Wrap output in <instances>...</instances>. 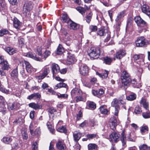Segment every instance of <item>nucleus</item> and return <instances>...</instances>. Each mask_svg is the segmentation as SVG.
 Masks as SVG:
<instances>
[{"label": "nucleus", "mask_w": 150, "mask_h": 150, "mask_svg": "<svg viewBox=\"0 0 150 150\" xmlns=\"http://www.w3.org/2000/svg\"><path fill=\"white\" fill-rule=\"evenodd\" d=\"M149 111V112H143L142 113V116L145 119L150 118V111Z\"/></svg>", "instance_id": "nucleus-53"}, {"label": "nucleus", "mask_w": 150, "mask_h": 150, "mask_svg": "<svg viewBox=\"0 0 150 150\" xmlns=\"http://www.w3.org/2000/svg\"><path fill=\"white\" fill-rule=\"evenodd\" d=\"M57 148L59 150H65L66 148L65 144L64 142L59 141L56 144Z\"/></svg>", "instance_id": "nucleus-18"}, {"label": "nucleus", "mask_w": 150, "mask_h": 150, "mask_svg": "<svg viewBox=\"0 0 150 150\" xmlns=\"http://www.w3.org/2000/svg\"><path fill=\"white\" fill-rule=\"evenodd\" d=\"M11 76L14 79L16 78L18 76V72L17 71V67L13 69L11 73Z\"/></svg>", "instance_id": "nucleus-35"}, {"label": "nucleus", "mask_w": 150, "mask_h": 150, "mask_svg": "<svg viewBox=\"0 0 150 150\" xmlns=\"http://www.w3.org/2000/svg\"><path fill=\"white\" fill-rule=\"evenodd\" d=\"M12 20L13 21V25L14 27L17 30H19L21 26V23L16 17L13 18Z\"/></svg>", "instance_id": "nucleus-15"}, {"label": "nucleus", "mask_w": 150, "mask_h": 150, "mask_svg": "<svg viewBox=\"0 0 150 150\" xmlns=\"http://www.w3.org/2000/svg\"><path fill=\"white\" fill-rule=\"evenodd\" d=\"M97 148V145L95 144H90L88 145V148L89 150H95Z\"/></svg>", "instance_id": "nucleus-48"}, {"label": "nucleus", "mask_w": 150, "mask_h": 150, "mask_svg": "<svg viewBox=\"0 0 150 150\" xmlns=\"http://www.w3.org/2000/svg\"><path fill=\"white\" fill-rule=\"evenodd\" d=\"M139 103L140 104H142L144 108L148 111H149V103L147 101L146 98H142Z\"/></svg>", "instance_id": "nucleus-17"}, {"label": "nucleus", "mask_w": 150, "mask_h": 150, "mask_svg": "<svg viewBox=\"0 0 150 150\" xmlns=\"http://www.w3.org/2000/svg\"><path fill=\"white\" fill-rule=\"evenodd\" d=\"M17 103H9L8 105V108L9 110H12L13 109H17L16 105Z\"/></svg>", "instance_id": "nucleus-33"}, {"label": "nucleus", "mask_w": 150, "mask_h": 150, "mask_svg": "<svg viewBox=\"0 0 150 150\" xmlns=\"http://www.w3.org/2000/svg\"><path fill=\"white\" fill-rule=\"evenodd\" d=\"M64 51V49L62 45L59 44L57 49L56 53L58 54H62Z\"/></svg>", "instance_id": "nucleus-36"}, {"label": "nucleus", "mask_w": 150, "mask_h": 150, "mask_svg": "<svg viewBox=\"0 0 150 150\" xmlns=\"http://www.w3.org/2000/svg\"><path fill=\"white\" fill-rule=\"evenodd\" d=\"M114 104L113 105H120V104H121L122 105H124V103H122V100H118L116 98H115L114 99Z\"/></svg>", "instance_id": "nucleus-45"}, {"label": "nucleus", "mask_w": 150, "mask_h": 150, "mask_svg": "<svg viewBox=\"0 0 150 150\" xmlns=\"http://www.w3.org/2000/svg\"><path fill=\"white\" fill-rule=\"evenodd\" d=\"M37 124V121L32 122L30 125L29 126V128L30 129V133L31 134H33V128L34 127H36Z\"/></svg>", "instance_id": "nucleus-31"}, {"label": "nucleus", "mask_w": 150, "mask_h": 150, "mask_svg": "<svg viewBox=\"0 0 150 150\" xmlns=\"http://www.w3.org/2000/svg\"><path fill=\"white\" fill-rule=\"evenodd\" d=\"M7 7L5 0H0V11L5 12L6 11Z\"/></svg>", "instance_id": "nucleus-19"}, {"label": "nucleus", "mask_w": 150, "mask_h": 150, "mask_svg": "<svg viewBox=\"0 0 150 150\" xmlns=\"http://www.w3.org/2000/svg\"><path fill=\"white\" fill-rule=\"evenodd\" d=\"M134 20L137 25L139 26L144 27L146 26L147 25V23L142 19L140 16L135 17Z\"/></svg>", "instance_id": "nucleus-6"}, {"label": "nucleus", "mask_w": 150, "mask_h": 150, "mask_svg": "<svg viewBox=\"0 0 150 150\" xmlns=\"http://www.w3.org/2000/svg\"><path fill=\"white\" fill-rule=\"evenodd\" d=\"M139 148V150H150V147L145 144L140 145Z\"/></svg>", "instance_id": "nucleus-38"}, {"label": "nucleus", "mask_w": 150, "mask_h": 150, "mask_svg": "<svg viewBox=\"0 0 150 150\" xmlns=\"http://www.w3.org/2000/svg\"><path fill=\"white\" fill-rule=\"evenodd\" d=\"M79 71L80 74L82 75L85 76L87 75L88 72V67L85 64H81L79 68Z\"/></svg>", "instance_id": "nucleus-9"}, {"label": "nucleus", "mask_w": 150, "mask_h": 150, "mask_svg": "<svg viewBox=\"0 0 150 150\" xmlns=\"http://www.w3.org/2000/svg\"><path fill=\"white\" fill-rule=\"evenodd\" d=\"M75 97L76 98L75 101L76 102H78L80 101H83L84 102L86 101V99L83 98L81 96H78Z\"/></svg>", "instance_id": "nucleus-54"}, {"label": "nucleus", "mask_w": 150, "mask_h": 150, "mask_svg": "<svg viewBox=\"0 0 150 150\" xmlns=\"http://www.w3.org/2000/svg\"><path fill=\"white\" fill-rule=\"evenodd\" d=\"M50 71L49 67H46L45 69L43 72L42 74L38 76V79L39 80L44 79L49 73Z\"/></svg>", "instance_id": "nucleus-20"}, {"label": "nucleus", "mask_w": 150, "mask_h": 150, "mask_svg": "<svg viewBox=\"0 0 150 150\" xmlns=\"http://www.w3.org/2000/svg\"><path fill=\"white\" fill-rule=\"evenodd\" d=\"M24 63L25 65L26 69L27 72L30 73L33 70V68L30 64L27 61H25Z\"/></svg>", "instance_id": "nucleus-26"}, {"label": "nucleus", "mask_w": 150, "mask_h": 150, "mask_svg": "<svg viewBox=\"0 0 150 150\" xmlns=\"http://www.w3.org/2000/svg\"><path fill=\"white\" fill-rule=\"evenodd\" d=\"M125 129L122 131L121 134V137L120 139L121 142L122 146H126L127 139L126 135L125 134Z\"/></svg>", "instance_id": "nucleus-11"}, {"label": "nucleus", "mask_w": 150, "mask_h": 150, "mask_svg": "<svg viewBox=\"0 0 150 150\" xmlns=\"http://www.w3.org/2000/svg\"><path fill=\"white\" fill-rule=\"evenodd\" d=\"M76 9L82 15H84L85 13V9L83 7L81 6H78L76 8Z\"/></svg>", "instance_id": "nucleus-40"}, {"label": "nucleus", "mask_w": 150, "mask_h": 150, "mask_svg": "<svg viewBox=\"0 0 150 150\" xmlns=\"http://www.w3.org/2000/svg\"><path fill=\"white\" fill-rule=\"evenodd\" d=\"M92 13L90 12L86 16V20L87 23H90L92 18Z\"/></svg>", "instance_id": "nucleus-52"}, {"label": "nucleus", "mask_w": 150, "mask_h": 150, "mask_svg": "<svg viewBox=\"0 0 150 150\" xmlns=\"http://www.w3.org/2000/svg\"><path fill=\"white\" fill-rule=\"evenodd\" d=\"M137 98V95L133 93L129 95L126 97V99L129 101H133L135 100Z\"/></svg>", "instance_id": "nucleus-32"}, {"label": "nucleus", "mask_w": 150, "mask_h": 150, "mask_svg": "<svg viewBox=\"0 0 150 150\" xmlns=\"http://www.w3.org/2000/svg\"><path fill=\"white\" fill-rule=\"evenodd\" d=\"M51 68L53 76L54 77L55 74H57L59 71V67L58 64L53 63L52 64Z\"/></svg>", "instance_id": "nucleus-16"}, {"label": "nucleus", "mask_w": 150, "mask_h": 150, "mask_svg": "<svg viewBox=\"0 0 150 150\" xmlns=\"http://www.w3.org/2000/svg\"><path fill=\"white\" fill-rule=\"evenodd\" d=\"M113 107L115 108L114 115L116 116H118L120 110V105H113Z\"/></svg>", "instance_id": "nucleus-44"}, {"label": "nucleus", "mask_w": 150, "mask_h": 150, "mask_svg": "<svg viewBox=\"0 0 150 150\" xmlns=\"http://www.w3.org/2000/svg\"><path fill=\"white\" fill-rule=\"evenodd\" d=\"M114 133V135H113V139L114 140L115 142L117 143L119 140V138L120 135L118 132H115Z\"/></svg>", "instance_id": "nucleus-34"}, {"label": "nucleus", "mask_w": 150, "mask_h": 150, "mask_svg": "<svg viewBox=\"0 0 150 150\" xmlns=\"http://www.w3.org/2000/svg\"><path fill=\"white\" fill-rule=\"evenodd\" d=\"M97 34L98 35L100 36L106 37V38L105 39V42H107L110 38V33L109 32H105L104 30L103 29H99L97 31Z\"/></svg>", "instance_id": "nucleus-7"}, {"label": "nucleus", "mask_w": 150, "mask_h": 150, "mask_svg": "<svg viewBox=\"0 0 150 150\" xmlns=\"http://www.w3.org/2000/svg\"><path fill=\"white\" fill-rule=\"evenodd\" d=\"M6 108L4 107V105L2 104L1 106L0 107V112H2L3 114L5 113Z\"/></svg>", "instance_id": "nucleus-63"}, {"label": "nucleus", "mask_w": 150, "mask_h": 150, "mask_svg": "<svg viewBox=\"0 0 150 150\" xmlns=\"http://www.w3.org/2000/svg\"><path fill=\"white\" fill-rule=\"evenodd\" d=\"M63 22L67 23L68 22L70 19L69 18L67 14L66 13H63L62 17Z\"/></svg>", "instance_id": "nucleus-42"}, {"label": "nucleus", "mask_w": 150, "mask_h": 150, "mask_svg": "<svg viewBox=\"0 0 150 150\" xmlns=\"http://www.w3.org/2000/svg\"><path fill=\"white\" fill-rule=\"evenodd\" d=\"M96 134H87L86 135V137L88 138L89 140L96 137Z\"/></svg>", "instance_id": "nucleus-55"}, {"label": "nucleus", "mask_w": 150, "mask_h": 150, "mask_svg": "<svg viewBox=\"0 0 150 150\" xmlns=\"http://www.w3.org/2000/svg\"><path fill=\"white\" fill-rule=\"evenodd\" d=\"M57 130L59 132L65 133L67 132V129L66 127L65 126H63L58 128L57 129Z\"/></svg>", "instance_id": "nucleus-47"}, {"label": "nucleus", "mask_w": 150, "mask_h": 150, "mask_svg": "<svg viewBox=\"0 0 150 150\" xmlns=\"http://www.w3.org/2000/svg\"><path fill=\"white\" fill-rule=\"evenodd\" d=\"M90 28L91 31L95 32L97 30V27L96 25H91L90 26Z\"/></svg>", "instance_id": "nucleus-61"}, {"label": "nucleus", "mask_w": 150, "mask_h": 150, "mask_svg": "<svg viewBox=\"0 0 150 150\" xmlns=\"http://www.w3.org/2000/svg\"><path fill=\"white\" fill-rule=\"evenodd\" d=\"M142 12L150 18V8L146 4H144L141 7Z\"/></svg>", "instance_id": "nucleus-13"}, {"label": "nucleus", "mask_w": 150, "mask_h": 150, "mask_svg": "<svg viewBox=\"0 0 150 150\" xmlns=\"http://www.w3.org/2000/svg\"><path fill=\"white\" fill-rule=\"evenodd\" d=\"M57 96L59 98H66L68 97V95L67 94H60V95L57 94Z\"/></svg>", "instance_id": "nucleus-59"}, {"label": "nucleus", "mask_w": 150, "mask_h": 150, "mask_svg": "<svg viewBox=\"0 0 150 150\" xmlns=\"http://www.w3.org/2000/svg\"><path fill=\"white\" fill-rule=\"evenodd\" d=\"M32 150H38V145L36 142L33 143L32 146Z\"/></svg>", "instance_id": "nucleus-57"}, {"label": "nucleus", "mask_w": 150, "mask_h": 150, "mask_svg": "<svg viewBox=\"0 0 150 150\" xmlns=\"http://www.w3.org/2000/svg\"><path fill=\"white\" fill-rule=\"evenodd\" d=\"M101 113L104 115H108L109 113V111L107 109L106 106L105 105L101 106L99 108Z\"/></svg>", "instance_id": "nucleus-24"}, {"label": "nucleus", "mask_w": 150, "mask_h": 150, "mask_svg": "<svg viewBox=\"0 0 150 150\" xmlns=\"http://www.w3.org/2000/svg\"><path fill=\"white\" fill-rule=\"evenodd\" d=\"M37 51L38 53V54L40 56H41L42 55V48L41 47H38L37 49Z\"/></svg>", "instance_id": "nucleus-64"}, {"label": "nucleus", "mask_w": 150, "mask_h": 150, "mask_svg": "<svg viewBox=\"0 0 150 150\" xmlns=\"http://www.w3.org/2000/svg\"><path fill=\"white\" fill-rule=\"evenodd\" d=\"M0 91L2 92L7 94L9 93L10 92L9 90L6 89L1 87L0 89Z\"/></svg>", "instance_id": "nucleus-58"}, {"label": "nucleus", "mask_w": 150, "mask_h": 150, "mask_svg": "<svg viewBox=\"0 0 150 150\" xmlns=\"http://www.w3.org/2000/svg\"><path fill=\"white\" fill-rule=\"evenodd\" d=\"M5 50L10 55H13L16 52V51L15 49L10 47H6Z\"/></svg>", "instance_id": "nucleus-27"}, {"label": "nucleus", "mask_w": 150, "mask_h": 150, "mask_svg": "<svg viewBox=\"0 0 150 150\" xmlns=\"http://www.w3.org/2000/svg\"><path fill=\"white\" fill-rule=\"evenodd\" d=\"M142 111L141 108L139 105H137L135 108L134 113L136 115L141 114Z\"/></svg>", "instance_id": "nucleus-39"}, {"label": "nucleus", "mask_w": 150, "mask_h": 150, "mask_svg": "<svg viewBox=\"0 0 150 150\" xmlns=\"http://www.w3.org/2000/svg\"><path fill=\"white\" fill-rule=\"evenodd\" d=\"M130 74L126 71H123L121 74V79L122 84L124 86H129V82L131 81Z\"/></svg>", "instance_id": "nucleus-1"}, {"label": "nucleus", "mask_w": 150, "mask_h": 150, "mask_svg": "<svg viewBox=\"0 0 150 150\" xmlns=\"http://www.w3.org/2000/svg\"><path fill=\"white\" fill-rule=\"evenodd\" d=\"M149 130V128L146 125L141 127L140 129L141 132L142 133H144L146 131Z\"/></svg>", "instance_id": "nucleus-56"}, {"label": "nucleus", "mask_w": 150, "mask_h": 150, "mask_svg": "<svg viewBox=\"0 0 150 150\" xmlns=\"http://www.w3.org/2000/svg\"><path fill=\"white\" fill-rule=\"evenodd\" d=\"M40 97L41 95L39 93H34L28 96L27 98L30 100L32 99H39L40 98Z\"/></svg>", "instance_id": "nucleus-21"}, {"label": "nucleus", "mask_w": 150, "mask_h": 150, "mask_svg": "<svg viewBox=\"0 0 150 150\" xmlns=\"http://www.w3.org/2000/svg\"><path fill=\"white\" fill-rule=\"evenodd\" d=\"M13 139L11 137L5 136L3 137L1 139V141L4 143L6 144H10Z\"/></svg>", "instance_id": "nucleus-22"}, {"label": "nucleus", "mask_w": 150, "mask_h": 150, "mask_svg": "<svg viewBox=\"0 0 150 150\" xmlns=\"http://www.w3.org/2000/svg\"><path fill=\"white\" fill-rule=\"evenodd\" d=\"M24 121V119L23 118L21 117H19L18 119L15 121L13 122L20 125L23 124Z\"/></svg>", "instance_id": "nucleus-43"}, {"label": "nucleus", "mask_w": 150, "mask_h": 150, "mask_svg": "<svg viewBox=\"0 0 150 150\" xmlns=\"http://www.w3.org/2000/svg\"><path fill=\"white\" fill-rule=\"evenodd\" d=\"M29 107H31L34 109L37 110L40 109L41 107L38 104L34 103H31L28 104Z\"/></svg>", "instance_id": "nucleus-30"}, {"label": "nucleus", "mask_w": 150, "mask_h": 150, "mask_svg": "<svg viewBox=\"0 0 150 150\" xmlns=\"http://www.w3.org/2000/svg\"><path fill=\"white\" fill-rule=\"evenodd\" d=\"M125 11L123 10L120 12L118 14L115 19L116 24L114 26V28L117 31H119L120 29V26L121 24V19L125 15Z\"/></svg>", "instance_id": "nucleus-3"}, {"label": "nucleus", "mask_w": 150, "mask_h": 150, "mask_svg": "<svg viewBox=\"0 0 150 150\" xmlns=\"http://www.w3.org/2000/svg\"><path fill=\"white\" fill-rule=\"evenodd\" d=\"M26 56L31 58L37 61H42V60L40 58L37 57L35 55L34 56L32 53L30 52H29L27 53L26 55Z\"/></svg>", "instance_id": "nucleus-29"}, {"label": "nucleus", "mask_w": 150, "mask_h": 150, "mask_svg": "<svg viewBox=\"0 0 150 150\" xmlns=\"http://www.w3.org/2000/svg\"><path fill=\"white\" fill-rule=\"evenodd\" d=\"M100 49L99 48L91 47L88 51V54L92 59L98 58L100 55Z\"/></svg>", "instance_id": "nucleus-2"}, {"label": "nucleus", "mask_w": 150, "mask_h": 150, "mask_svg": "<svg viewBox=\"0 0 150 150\" xmlns=\"http://www.w3.org/2000/svg\"><path fill=\"white\" fill-rule=\"evenodd\" d=\"M88 106L89 108L92 110L95 109L96 108V104L93 102H90L88 104Z\"/></svg>", "instance_id": "nucleus-41"}, {"label": "nucleus", "mask_w": 150, "mask_h": 150, "mask_svg": "<svg viewBox=\"0 0 150 150\" xmlns=\"http://www.w3.org/2000/svg\"><path fill=\"white\" fill-rule=\"evenodd\" d=\"M82 94V91L79 88H75L71 91V95L72 97H75L78 96H81Z\"/></svg>", "instance_id": "nucleus-12"}, {"label": "nucleus", "mask_w": 150, "mask_h": 150, "mask_svg": "<svg viewBox=\"0 0 150 150\" xmlns=\"http://www.w3.org/2000/svg\"><path fill=\"white\" fill-rule=\"evenodd\" d=\"M69 28L71 29L76 30L79 28V26L78 24L70 21L69 22Z\"/></svg>", "instance_id": "nucleus-23"}, {"label": "nucleus", "mask_w": 150, "mask_h": 150, "mask_svg": "<svg viewBox=\"0 0 150 150\" xmlns=\"http://www.w3.org/2000/svg\"><path fill=\"white\" fill-rule=\"evenodd\" d=\"M33 8V4L32 2L30 1L25 2L23 7V11L26 12L27 11H30L32 10Z\"/></svg>", "instance_id": "nucleus-10"}, {"label": "nucleus", "mask_w": 150, "mask_h": 150, "mask_svg": "<svg viewBox=\"0 0 150 150\" xmlns=\"http://www.w3.org/2000/svg\"><path fill=\"white\" fill-rule=\"evenodd\" d=\"M74 140L75 142H77L80 139L81 137V134L80 132L76 131L74 132L73 133Z\"/></svg>", "instance_id": "nucleus-28"}, {"label": "nucleus", "mask_w": 150, "mask_h": 150, "mask_svg": "<svg viewBox=\"0 0 150 150\" xmlns=\"http://www.w3.org/2000/svg\"><path fill=\"white\" fill-rule=\"evenodd\" d=\"M0 65L4 70H8L10 68L7 62L4 59L3 56H0Z\"/></svg>", "instance_id": "nucleus-8"}, {"label": "nucleus", "mask_w": 150, "mask_h": 150, "mask_svg": "<svg viewBox=\"0 0 150 150\" xmlns=\"http://www.w3.org/2000/svg\"><path fill=\"white\" fill-rule=\"evenodd\" d=\"M103 59L104 63L107 64H110L111 63L112 61L111 58L107 57H104Z\"/></svg>", "instance_id": "nucleus-46"}, {"label": "nucleus", "mask_w": 150, "mask_h": 150, "mask_svg": "<svg viewBox=\"0 0 150 150\" xmlns=\"http://www.w3.org/2000/svg\"><path fill=\"white\" fill-rule=\"evenodd\" d=\"M9 33V31L8 30L6 29H2L0 30V36H3L4 35L8 34Z\"/></svg>", "instance_id": "nucleus-50"}, {"label": "nucleus", "mask_w": 150, "mask_h": 150, "mask_svg": "<svg viewBox=\"0 0 150 150\" xmlns=\"http://www.w3.org/2000/svg\"><path fill=\"white\" fill-rule=\"evenodd\" d=\"M125 54L126 53L124 50H122L119 51L117 52L115 57L117 59H120L125 55Z\"/></svg>", "instance_id": "nucleus-25"}, {"label": "nucleus", "mask_w": 150, "mask_h": 150, "mask_svg": "<svg viewBox=\"0 0 150 150\" xmlns=\"http://www.w3.org/2000/svg\"><path fill=\"white\" fill-rule=\"evenodd\" d=\"M145 56L144 54H134L132 58L134 62L139 65H143L144 64V59Z\"/></svg>", "instance_id": "nucleus-4"}, {"label": "nucleus", "mask_w": 150, "mask_h": 150, "mask_svg": "<svg viewBox=\"0 0 150 150\" xmlns=\"http://www.w3.org/2000/svg\"><path fill=\"white\" fill-rule=\"evenodd\" d=\"M76 60L74 55L71 53L68 54L67 56V63L69 64H72L76 62Z\"/></svg>", "instance_id": "nucleus-14"}, {"label": "nucleus", "mask_w": 150, "mask_h": 150, "mask_svg": "<svg viewBox=\"0 0 150 150\" xmlns=\"http://www.w3.org/2000/svg\"><path fill=\"white\" fill-rule=\"evenodd\" d=\"M148 43V41L144 36L138 37L135 41L136 46L139 47H145Z\"/></svg>", "instance_id": "nucleus-5"}, {"label": "nucleus", "mask_w": 150, "mask_h": 150, "mask_svg": "<svg viewBox=\"0 0 150 150\" xmlns=\"http://www.w3.org/2000/svg\"><path fill=\"white\" fill-rule=\"evenodd\" d=\"M105 72L104 73L100 74L98 72H96V74L100 78L104 79L107 77L108 75V72L107 71H105Z\"/></svg>", "instance_id": "nucleus-37"}, {"label": "nucleus", "mask_w": 150, "mask_h": 150, "mask_svg": "<svg viewBox=\"0 0 150 150\" xmlns=\"http://www.w3.org/2000/svg\"><path fill=\"white\" fill-rule=\"evenodd\" d=\"M104 93V90L102 89H100L98 91V97H99L102 94H103Z\"/></svg>", "instance_id": "nucleus-60"}, {"label": "nucleus", "mask_w": 150, "mask_h": 150, "mask_svg": "<svg viewBox=\"0 0 150 150\" xmlns=\"http://www.w3.org/2000/svg\"><path fill=\"white\" fill-rule=\"evenodd\" d=\"M130 80L131 81L129 82V85L131 84L133 87H136L137 82L136 79H134L132 80L131 78Z\"/></svg>", "instance_id": "nucleus-49"}, {"label": "nucleus", "mask_w": 150, "mask_h": 150, "mask_svg": "<svg viewBox=\"0 0 150 150\" xmlns=\"http://www.w3.org/2000/svg\"><path fill=\"white\" fill-rule=\"evenodd\" d=\"M133 18L132 16L129 17L127 21V25H131L133 22Z\"/></svg>", "instance_id": "nucleus-62"}, {"label": "nucleus", "mask_w": 150, "mask_h": 150, "mask_svg": "<svg viewBox=\"0 0 150 150\" xmlns=\"http://www.w3.org/2000/svg\"><path fill=\"white\" fill-rule=\"evenodd\" d=\"M67 87V85L66 83L62 82L57 84L55 86V87L56 88V89L61 87H65L66 88Z\"/></svg>", "instance_id": "nucleus-51"}]
</instances>
